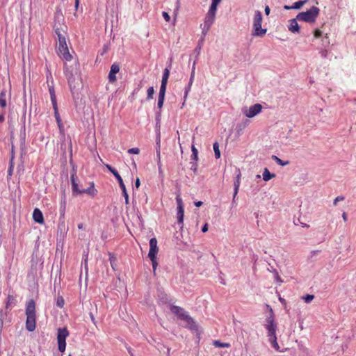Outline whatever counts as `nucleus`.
I'll return each mask as SVG.
<instances>
[{"instance_id":"obj_36","label":"nucleus","mask_w":356,"mask_h":356,"mask_svg":"<svg viewBox=\"0 0 356 356\" xmlns=\"http://www.w3.org/2000/svg\"><path fill=\"white\" fill-rule=\"evenodd\" d=\"M213 345L216 346V347H219V348H228L230 346V344L228 343H222V342H220V341H213Z\"/></svg>"},{"instance_id":"obj_34","label":"nucleus","mask_w":356,"mask_h":356,"mask_svg":"<svg viewBox=\"0 0 356 356\" xmlns=\"http://www.w3.org/2000/svg\"><path fill=\"white\" fill-rule=\"evenodd\" d=\"M213 148L214 151L215 157L216 159H219L220 157V152L219 149V145L218 142L213 143Z\"/></svg>"},{"instance_id":"obj_16","label":"nucleus","mask_w":356,"mask_h":356,"mask_svg":"<svg viewBox=\"0 0 356 356\" xmlns=\"http://www.w3.org/2000/svg\"><path fill=\"white\" fill-rule=\"evenodd\" d=\"M33 218L35 222L42 224L44 222V218L42 211L36 208L33 210Z\"/></svg>"},{"instance_id":"obj_2","label":"nucleus","mask_w":356,"mask_h":356,"mask_svg":"<svg viewBox=\"0 0 356 356\" xmlns=\"http://www.w3.org/2000/svg\"><path fill=\"white\" fill-rule=\"evenodd\" d=\"M262 19L263 17L261 12L259 10H256L254 12L252 31V35L253 36L263 37L266 35L267 29L261 28Z\"/></svg>"},{"instance_id":"obj_25","label":"nucleus","mask_w":356,"mask_h":356,"mask_svg":"<svg viewBox=\"0 0 356 356\" xmlns=\"http://www.w3.org/2000/svg\"><path fill=\"white\" fill-rule=\"evenodd\" d=\"M268 340H269L270 343H271L272 347L273 348H275V350H276L277 351H279V352H282V350H280V347L278 345V343L277 341L276 335L268 337Z\"/></svg>"},{"instance_id":"obj_56","label":"nucleus","mask_w":356,"mask_h":356,"mask_svg":"<svg viewBox=\"0 0 356 356\" xmlns=\"http://www.w3.org/2000/svg\"><path fill=\"white\" fill-rule=\"evenodd\" d=\"M194 77H195V72H191V76H190V79L188 81L191 84H193Z\"/></svg>"},{"instance_id":"obj_8","label":"nucleus","mask_w":356,"mask_h":356,"mask_svg":"<svg viewBox=\"0 0 356 356\" xmlns=\"http://www.w3.org/2000/svg\"><path fill=\"white\" fill-rule=\"evenodd\" d=\"M261 109L262 106L260 104H255L248 109L247 108H244L243 113L246 117L251 118L259 114Z\"/></svg>"},{"instance_id":"obj_58","label":"nucleus","mask_w":356,"mask_h":356,"mask_svg":"<svg viewBox=\"0 0 356 356\" xmlns=\"http://www.w3.org/2000/svg\"><path fill=\"white\" fill-rule=\"evenodd\" d=\"M207 231H208V224H207V223H206V224H204V225L202 226V232H207Z\"/></svg>"},{"instance_id":"obj_4","label":"nucleus","mask_w":356,"mask_h":356,"mask_svg":"<svg viewBox=\"0 0 356 356\" xmlns=\"http://www.w3.org/2000/svg\"><path fill=\"white\" fill-rule=\"evenodd\" d=\"M106 167L109 170V172H111L114 175V177L116 178V179L118 180V181L119 183V186L122 192V195L124 196V197L125 199V204H129V195L127 193V188L124 184L122 177L120 175L118 170L115 168H114L113 167H112L111 165L106 164Z\"/></svg>"},{"instance_id":"obj_32","label":"nucleus","mask_w":356,"mask_h":356,"mask_svg":"<svg viewBox=\"0 0 356 356\" xmlns=\"http://www.w3.org/2000/svg\"><path fill=\"white\" fill-rule=\"evenodd\" d=\"M167 83L161 82L159 96L165 97L166 91Z\"/></svg>"},{"instance_id":"obj_21","label":"nucleus","mask_w":356,"mask_h":356,"mask_svg":"<svg viewBox=\"0 0 356 356\" xmlns=\"http://www.w3.org/2000/svg\"><path fill=\"white\" fill-rule=\"evenodd\" d=\"M216 15H209V13H207L206 17L204 18V25L207 28H211V25L214 22Z\"/></svg>"},{"instance_id":"obj_29","label":"nucleus","mask_w":356,"mask_h":356,"mask_svg":"<svg viewBox=\"0 0 356 356\" xmlns=\"http://www.w3.org/2000/svg\"><path fill=\"white\" fill-rule=\"evenodd\" d=\"M239 186H240V181L235 179V181L234 182V191L233 199H232L233 202H235V199L238 194Z\"/></svg>"},{"instance_id":"obj_23","label":"nucleus","mask_w":356,"mask_h":356,"mask_svg":"<svg viewBox=\"0 0 356 356\" xmlns=\"http://www.w3.org/2000/svg\"><path fill=\"white\" fill-rule=\"evenodd\" d=\"M49 92L50 95L51 102L52 104V107L58 106L56 92L54 86H49Z\"/></svg>"},{"instance_id":"obj_30","label":"nucleus","mask_w":356,"mask_h":356,"mask_svg":"<svg viewBox=\"0 0 356 356\" xmlns=\"http://www.w3.org/2000/svg\"><path fill=\"white\" fill-rule=\"evenodd\" d=\"M307 1H308V0H300V1H296L293 4V6H291V8H293V9H294V10L300 9L301 7L303 5H305Z\"/></svg>"},{"instance_id":"obj_20","label":"nucleus","mask_w":356,"mask_h":356,"mask_svg":"<svg viewBox=\"0 0 356 356\" xmlns=\"http://www.w3.org/2000/svg\"><path fill=\"white\" fill-rule=\"evenodd\" d=\"M221 1L222 0H211V3L208 11V13H209V15H216L218 6L221 2Z\"/></svg>"},{"instance_id":"obj_62","label":"nucleus","mask_w":356,"mask_h":356,"mask_svg":"<svg viewBox=\"0 0 356 356\" xmlns=\"http://www.w3.org/2000/svg\"><path fill=\"white\" fill-rule=\"evenodd\" d=\"M5 120L4 113H0V123Z\"/></svg>"},{"instance_id":"obj_47","label":"nucleus","mask_w":356,"mask_h":356,"mask_svg":"<svg viewBox=\"0 0 356 356\" xmlns=\"http://www.w3.org/2000/svg\"><path fill=\"white\" fill-rule=\"evenodd\" d=\"M345 199L343 196H337L333 201V204L336 206L337 204V202L339 201H342Z\"/></svg>"},{"instance_id":"obj_15","label":"nucleus","mask_w":356,"mask_h":356,"mask_svg":"<svg viewBox=\"0 0 356 356\" xmlns=\"http://www.w3.org/2000/svg\"><path fill=\"white\" fill-rule=\"evenodd\" d=\"M297 21H298L297 17L289 20L288 29L293 33H299L300 32V26Z\"/></svg>"},{"instance_id":"obj_37","label":"nucleus","mask_w":356,"mask_h":356,"mask_svg":"<svg viewBox=\"0 0 356 356\" xmlns=\"http://www.w3.org/2000/svg\"><path fill=\"white\" fill-rule=\"evenodd\" d=\"M54 32L56 35H57L58 38H59V35L60 37L65 36L66 33L63 31V33H61L60 28L58 26L57 24H55L54 26Z\"/></svg>"},{"instance_id":"obj_28","label":"nucleus","mask_w":356,"mask_h":356,"mask_svg":"<svg viewBox=\"0 0 356 356\" xmlns=\"http://www.w3.org/2000/svg\"><path fill=\"white\" fill-rule=\"evenodd\" d=\"M271 158L280 165L285 166L289 164V161H283L275 155H273Z\"/></svg>"},{"instance_id":"obj_54","label":"nucleus","mask_w":356,"mask_h":356,"mask_svg":"<svg viewBox=\"0 0 356 356\" xmlns=\"http://www.w3.org/2000/svg\"><path fill=\"white\" fill-rule=\"evenodd\" d=\"M13 169H14L13 166H9L8 170V177L12 176Z\"/></svg>"},{"instance_id":"obj_5","label":"nucleus","mask_w":356,"mask_h":356,"mask_svg":"<svg viewBox=\"0 0 356 356\" xmlns=\"http://www.w3.org/2000/svg\"><path fill=\"white\" fill-rule=\"evenodd\" d=\"M58 51L60 53V56L67 60L70 61L72 60V55L70 54L67 42H66V38L65 36L60 37L59 35V38H58Z\"/></svg>"},{"instance_id":"obj_41","label":"nucleus","mask_w":356,"mask_h":356,"mask_svg":"<svg viewBox=\"0 0 356 356\" xmlns=\"http://www.w3.org/2000/svg\"><path fill=\"white\" fill-rule=\"evenodd\" d=\"M314 298V296L312 294H307L306 296L302 297V299L305 300L306 303H309Z\"/></svg>"},{"instance_id":"obj_39","label":"nucleus","mask_w":356,"mask_h":356,"mask_svg":"<svg viewBox=\"0 0 356 356\" xmlns=\"http://www.w3.org/2000/svg\"><path fill=\"white\" fill-rule=\"evenodd\" d=\"M147 100H150L153 98V95L154 93V89L153 86L149 87L147 89Z\"/></svg>"},{"instance_id":"obj_6","label":"nucleus","mask_w":356,"mask_h":356,"mask_svg":"<svg viewBox=\"0 0 356 356\" xmlns=\"http://www.w3.org/2000/svg\"><path fill=\"white\" fill-rule=\"evenodd\" d=\"M65 75L67 79V83L70 89V91L74 93V90L77 89V87L79 86V78L76 76V74H74L72 70L68 69L65 70Z\"/></svg>"},{"instance_id":"obj_17","label":"nucleus","mask_w":356,"mask_h":356,"mask_svg":"<svg viewBox=\"0 0 356 356\" xmlns=\"http://www.w3.org/2000/svg\"><path fill=\"white\" fill-rule=\"evenodd\" d=\"M53 109H54V117H55L56 121V122L58 124L59 130H60V132H62V131H63L64 127H63V124L62 123V120H61L60 116L59 113H58V106H54Z\"/></svg>"},{"instance_id":"obj_44","label":"nucleus","mask_w":356,"mask_h":356,"mask_svg":"<svg viewBox=\"0 0 356 356\" xmlns=\"http://www.w3.org/2000/svg\"><path fill=\"white\" fill-rule=\"evenodd\" d=\"M149 259L151 260L152 261V268H153V271L154 273H155V271H156V267L158 266V263L156 261V257H154V258H149Z\"/></svg>"},{"instance_id":"obj_10","label":"nucleus","mask_w":356,"mask_h":356,"mask_svg":"<svg viewBox=\"0 0 356 356\" xmlns=\"http://www.w3.org/2000/svg\"><path fill=\"white\" fill-rule=\"evenodd\" d=\"M176 202L177 204V222L179 225L183 224L184 221V204L181 198L179 195H177L176 197Z\"/></svg>"},{"instance_id":"obj_13","label":"nucleus","mask_w":356,"mask_h":356,"mask_svg":"<svg viewBox=\"0 0 356 356\" xmlns=\"http://www.w3.org/2000/svg\"><path fill=\"white\" fill-rule=\"evenodd\" d=\"M170 311L175 314L179 319L184 321L185 316H188V313L184 309L179 306L172 305L170 307Z\"/></svg>"},{"instance_id":"obj_24","label":"nucleus","mask_w":356,"mask_h":356,"mask_svg":"<svg viewBox=\"0 0 356 356\" xmlns=\"http://www.w3.org/2000/svg\"><path fill=\"white\" fill-rule=\"evenodd\" d=\"M86 193L89 195L94 196L97 193V190L95 188V186L93 183L90 184V186L86 188H83L81 190V194Z\"/></svg>"},{"instance_id":"obj_55","label":"nucleus","mask_w":356,"mask_h":356,"mask_svg":"<svg viewBox=\"0 0 356 356\" xmlns=\"http://www.w3.org/2000/svg\"><path fill=\"white\" fill-rule=\"evenodd\" d=\"M209 29H210V28H207L206 26H204V27L202 29V35L204 36H205Z\"/></svg>"},{"instance_id":"obj_43","label":"nucleus","mask_w":356,"mask_h":356,"mask_svg":"<svg viewBox=\"0 0 356 356\" xmlns=\"http://www.w3.org/2000/svg\"><path fill=\"white\" fill-rule=\"evenodd\" d=\"M165 97H158L157 106L159 108H161L163 106Z\"/></svg>"},{"instance_id":"obj_12","label":"nucleus","mask_w":356,"mask_h":356,"mask_svg":"<svg viewBox=\"0 0 356 356\" xmlns=\"http://www.w3.org/2000/svg\"><path fill=\"white\" fill-rule=\"evenodd\" d=\"M120 71V66L118 63H114L111 67L108 73V81L111 83L116 81V74Z\"/></svg>"},{"instance_id":"obj_35","label":"nucleus","mask_w":356,"mask_h":356,"mask_svg":"<svg viewBox=\"0 0 356 356\" xmlns=\"http://www.w3.org/2000/svg\"><path fill=\"white\" fill-rule=\"evenodd\" d=\"M191 150H192L191 160H193L195 161H197V159H198L197 149L195 147L194 145H192Z\"/></svg>"},{"instance_id":"obj_22","label":"nucleus","mask_w":356,"mask_h":356,"mask_svg":"<svg viewBox=\"0 0 356 356\" xmlns=\"http://www.w3.org/2000/svg\"><path fill=\"white\" fill-rule=\"evenodd\" d=\"M66 209V200L64 197L61 200L60 204V218L59 220H62V222H64V218H65V213Z\"/></svg>"},{"instance_id":"obj_53","label":"nucleus","mask_w":356,"mask_h":356,"mask_svg":"<svg viewBox=\"0 0 356 356\" xmlns=\"http://www.w3.org/2000/svg\"><path fill=\"white\" fill-rule=\"evenodd\" d=\"M320 54H321V57L327 58L328 52L326 49H323L320 51Z\"/></svg>"},{"instance_id":"obj_26","label":"nucleus","mask_w":356,"mask_h":356,"mask_svg":"<svg viewBox=\"0 0 356 356\" xmlns=\"http://www.w3.org/2000/svg\"><path fill=\"white\" fill-rule=\"evenodd\" d=\"M262 177H263V179L265 181H269L270 179H272L273 177H275V175L273 174V173H271L268 168H264V170L263 172V175H262Z\"/></svg>"},{"instance_id":"obj_49","label":"nucleus","mask_w":356,"mask_h":356,"mask_svg":"<svg viewBox=\"0 0 356 356\" xmlns=\"http://www.w3.org/2000/svg\"><path fill=\"white\" fill-rule=\"evenodd\" d=\"M162 15L166 22H169L170 21V16L167 12L163 11Z\"/></svg>"},{"instance_id":"obj_60","label":"nucleus","mask_w":356,"mask_h":356,"mask_svg":"<svg viewBox=\"0 0 356 356\" xmlns=\"http://www.w3.org/2000/svg\"><path fill=\"white\" fill-rule=\"evenodd\" d=\"M194 204L197 207H200L202 205L203 202L202 201H197L195 202Z\"/></svg>"},{"instance_id":"obj_33","label":"nucleus","mask_w":356,"mask_h":356,"mask_svg":"<svg viewBox=\"0 0 356 356\" xmlns=\"http://www.w3.org/2000/svg\"><path fill=\"white\" fill-rule=\"evenodd\" d=\"M191 86L192 84H191L189 82L187 85V86L185 87V89H184V102L182 104V106H181V108L184 106L185 104V102L187 99V97H188V95L191 90Z\"/></svg>"},{"instance_id":"obj_31","label":"nucleus","mask_w":356,"mask_h":356,"mask_svg":"<svg viewBox=\"0 0 356 356\" xmlns=\"http://www.w3.org/2000/svg\"><path fill=\"white\" fill-rule=\"evenodd\" d=\"M170 75V69L165 67L163 70L161 82L167 83Z\"/></svg>"},{"instance_id":"obj_48","label":"nucleus","mask_w":356,"mask_h":356,"mask_svg":"<svg viewBox=\"0 0 356 356\" xmlns=\"http://www.w3.org/2000/svg\"><path fill=\"white\" fill-rule=\"evenodd\" d=\"M272 272L274 273L275 279L276 280V281L282 282L280 277L279 276L278 272L275 269H273Z\"/></svg>"},{"instance_id":"obj_46","label":"nucleus","mask_w":356,"mask_h":356,"mask_svg":"<svg viewBox=\"0 0 356 356\" xmlns=\"http://www.w3.org/2000/svg\"><path fill=\"white\" fill-rule=\"evenodd\" d=\"M139 152H140V149L138 147H133V148H130L128 149L129 154H139Z\"/></svg>"},{"instance_id":"obj_1","label":"nucleus","mask_w":356,"mask_h":356,"mask_svg":"<svg viewBox=\"0 0 356 356\" xmlns=\"http://www.w3.org/2000/svg\"><path fill=\"white\" fill-rule=\"evenodd\" d=\"M25 314L26 316V329L33 332L36 327L35 302L33 299L29 300L26 305Z\"/></svg>"},{"instance_id":"obj_7","label":"nucleus","mask_w":356,"mask_h":356,"mask_svg":"<svg viewBox=\"0 0 356 356\" xmlns=\"http://www.w3.org/2000/svg\"><path fill=\"white\" fill-rule=\"evenodd\" d=\"M266 328L268 330V337L276 335L277 324L275 322L273 309H270L269 316L266 318Z\"/></svg>"},{"instance_id":"obj_59","label":"nucleus","mask_w":356,"mask_h":356,"mask_svg":"<svg viewBox=\"0 0 356 356\" xmlns=\"http://www.w3.org/2000/svg\"><path fill=\"white\" fill-rule=\"evenodd\" d=\"M264 11L266 15H268L270 14V9L268 6H266Z\"/></svg>"},{"instance_id":"obj_61","label":"nucleus","mask_w":356,"mask_h":356,"mask_svg":"<svg viewBox=\"0 0 356 356\" xmlns=\"http://www.w3.org/2000/svg\"><path fill=\"white\" fill-rule=\"evenodd\" d=\"M156 158L157 161L161 160V152L159 149H156Z\"/></svg>"},{"instance_id":"obj_19","label":"nucleus","mask_w":356,"mask_h":356,"mask_svg":"<svg viewBox=\"0 0 356 356\" xmlns=\"http://www.w3.org/2000/svg\"><path fill=\"white\" fill-rule=\"evenodd\" d=\"M69 335L67 328H59L57 334V341H66V338Z\"/></svg>"},{"instance_id":"obj_3","label":"nucleus","mask_w":356,"mask_h":356,"mask_svg":"<svg viewBox=\"0 0 356 356\" xmlns=\"http://www.w3.org/2000/svg\"><path fill=\"white\" fill-rule=\"evenodd\" d=\"M319 13L320 9L318 7L312 6L309 10L305 12L299 13L297 15V19L298 21L312 24L316 22Z\"/></svg>"},{"instance_id":"obj_38","label":"nucleus","mask_w":356,"mask_h":356,"mask_svg":"<svg viewBox=\"0 0 356 356\" xmlns=\"http://www.w3.org/2000/svg\"><path fill=\"white\" fill-rule=\"evenodd\" d=\"M58 348L59 351L64 352L66 348V341H58Z\"/></svg>"},{"instance_id":"obj_52","label":"nucleus","mask_w":356,"mask_h":356,"mask_svg":"<svg viewBox=\"0 0 356 356\" xmlns=\"http://www.w3.org/2000/svg\"><path fill=\"white\" fill-rule=\"evenodd\" d=\"M320 252L319 250H312L311 252H310V256L309 257V259H311L313 257L317 255L318 253Z\"/></svg>"},{"instance_id":"obj_51","label":"nucleus","mask_w":356,"mask_h":356,"mask_svg":"<svg viewBox=\"0 0 356 356\" xmlns=\"http://www.w3.org/2000/svg\"><path fill=\"white\" fill-rule=\"evenodd\" d=\"M323 45H328L330 44V41L327 36H324L322 39Z\"/></svg>"},{"instance_id":"obj_11","label":"nucleus","mask_w":356,"mask_h":356,"mask_svg":"<svg viewBox=\"0 0 356 356\" xmlns=\"http://www.w3.org/2000/svg\"><path fill=\"white\" fill-rule=\"evenodd\" d=\"M159 248L157 246V240L156 238H152L149 240V250L148 253L149 258H154L156 257Z\"/></svg>"},{"instance_id":"obj_14","label":"nucleus","mask_w":356,"mask_h":356,"mask_svg":"<svg viewBox=\"0 0 356 356\" xmlns=\"http://www.w3.org/2000/svg\"><path fill=\"white\" fill-rule=\"evenodd\" d=\"M186 322V327L190 329L191 331L197 332L198 331V325L195 322L193 318L191 317L189 315L185 316V319L184 320Z\"/></svg>"},{"instance_id":"obj_9","label":"nucleus","mask_w":356,"mask_h":356,"mask_svg":"<svg viewBox=\"0 0 356 356\" xmlns=\"http://www.w3.org/2000/svg\"><path fill=\"white\" fill-rule=\"evenodd\" d=\"M70 181L72 183V191L73 195H77L81 194V190L79 188L78 184V178L76 177V171L75 169H73L71 175H70Z\"/></svg>"},{"instance_id":"obj_27","label":"nucleus","mask_w":356,"mask_h":356,"mask_svg":"<svg viewBox=\"0 0 356 356\" xmlns=\"http://www.w3.org/2000/svg\"><path fill=\"white\" fill-rule=\"evenodd\" d=\"M6 91L5 90H1V92H0V106L2 108H5L7 105L6 99Z\"/></svg>"},{"instance_id":"obj_57","label":"nucleus","mask_w":356,"mask_h":356,"mask_svg":"<svg viewBox=\"0 0 356 356\" xmlns=\"http://www.w3.org/2000/svg\"><path fill=\"white\" fill-rule=\"evenodd\" d=\"M140 186V179L139 178H136V181H135V187L136 188H138Z\"/></svg>"},{"instance_id":"obj_63","label":"nucleus","mask_w":356,"mask_h":356,"mask_svg":"<svg viewBox=\"0 0 356 356\" xmlns=\"http://www.w3.org/2000/svg\"><path fill=\"white\" fill-rule=\"evenodd\" d=\"M13 160H14V156L12 155V156L10 158V165L9 166H13L14 167Z\"/></svg>"},{"instance_id":"obj_64","label":"nucleus","mask_w":356,"mask_h":356,"mask_svg":"<svg viewBox=\"0 0 356 356\" xmlns=\"http://www.w3.org/2000/svg\"><path fill=\"white\" fill-rule=\"evenodd\" d=\"M342 218H343V220H344V221H346V220H347V214H346L345 212H343V213H342Z\"/></svg>"},{"instance_id":"obj_42","label":"nucleus","mask_w":356,"mask_h":356,"mask_svg":"<svg viewBox=\"0 0 356 356\" xmlns=\"http://www.w3.org/2000/svg\"><path fill=\"white\" fill-rule=\"evenodd\" d=\"M109 260H110V263H111V267L113 268V269L115 270V266H116V262H117V259L116 257H115L114 256L111 255L110 254V258H109Z\"/></svg>"},{"instance_id":"obj_50","label":"nucleus","mask_w":356,"mask_h":356,"mask_svg":"<svg viewBox=\"0 0 356 356\" xmlns=\"http://www.w3.org/2000/svg\"><path fill=\"white\" fill-rule=\"evenodd\" d=\"M314 37H315V38H318L321 37V35H322V32H321V30H319V29H316V30L314 31Z\"/></svg>"},{"instance_id":"obj_45","label":"nucleus","mask_w":356,"mask_h":356,"mask_svg":"<svg viewBox=\"0 0 356 356\" xmlns=\"http://www.w3.org/2000/svg\"><path fill=\"white\" fill-rule=\"evenodd\" d=\"M190 164L191 170H193L195 173H196L197 170V163L195 161H191Z\"/></svg>"},{"instance_id":"obj_40","label":"nucleus","mask_w":356,"mask_h":356,"mask_svg":"<svg viewBox=\"0 0 356 356\" xmlns=\"http://www.w3.org/2000/svg\"><path fill=\"white\" fill-rule=\"evenodd\" d=\"M65 304L64 298L62 296H58L56 300V305L59 308H63Z\"/></svg>"},{"instance_id":"obj_18","label":"nucleus","mask_w":356,"mask_h":356,"mask_svg":"<svg viewBox=\"0 0 356 356\" xmlns=\"http://www.w3.org/2000/svg\"><path fill=\"white\" fill-rule=\"evenodd\" d=\"M17 303V300L15 299V297L13 295H8L6 301V310H11L12 307L15 306Z\"/></svg>"}]
</instances>
